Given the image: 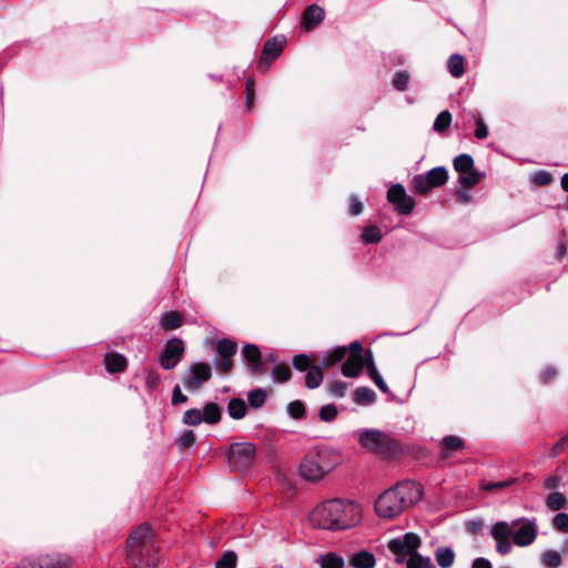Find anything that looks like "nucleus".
I'll return each instance as SVG.
<instances>
[{"label": "nucleus", "mask_w": 568, "mask_h": 568, "mask_svg": "<svg viewBox=\"0 0 568 568\" xmlns=\"http://www.w3.org/2000/svg\"><path fill=\"white\" fill-rule=\"evenodd\" d=\"M247 398L252 407L258 408L265 402V394L262 389H255L248 393Z\"/></svg>", "instance_id": "a18cd8bd"}, {"label": "nucleus", "mask_w": 568, "mask_h": 568, "mask_svg": "<svg viewBox=\"0 0 568 568\" xmlns=\"http://www.w3.org/2000/svg\"><path fill=\"white\" fill-rule=\"evenodd\" d=\"M457 197L462 203H467L470 201V194L463 190L458 191Z\"/></svg>", "instance_id": "69168bd1"}, {"label": "nucleus", "mask_w": 568, "mask_h": 568, "mask_svg": "<svg viewBox=\"0 0 568 568\" xmlns=\"http://www.w3.org/2000/svg\"><path fill=\"white\" fill-rule=\"evenodd\" d=\"M560 481H561L560 477H558L556 475H551V476H548L545 478L544 487L546 489H555L560 485Z\"/></svg>", "instance_id": "864d4df0"}, {"label": "nucleus", "mask_w": 568, "mask_h": 568, "mask_svg": "<svg viewBox=\"0 0 568 568\" xmlns=\"http://www.w3.org/2000/svg\"><path fill=\"white\" fill-rule=\"evenodd\" d=\"M554 527L559 531L568 532V514H557L554 518Z\"/></svg>", "instance_id": "09e8293b"}, {"label": "nucleus", "mask_w": 568, "mask_h": 568, "mask_svg": "<svg viewBox=\"0 0 568 568\" xmlns=\"http://www.w3.org/2000/svg\"><path fill=\"white\" fill-rule=\"evenodd\" d=\"M328 392L335 397H343L346 394L347 384L342 381L332 382L327 386Z\"/></svg>", "instance_id": "49530a36"}, {"label": "nucleus", "mask_w": 568, "mask_h": 568, "mask_svg": "<svg viewBox=\"0 0 568 568\" xmlns=\"http://www.w3.org/2000/svg\"><path fill=\"white\" fill-rule=\"evenodd\" d=\"M212 377V368L207 363L192 364L186 375L183 377V385L189 392L197 390L204 383Z\"/></svg>", "instance_id": "9d476101"}, {"label": "nucleus", "mask_w": 568, "mask_h": 568, "mask_svg": "<svg viewBox=\"0 0 568 568\" xmlns=\"http://www.w3.org/2000/svg\"><path fill=\"white\" fill-rule=\"evenodd\" d=\"M183 318L179 312L164 313L160 318V325L164 329H176L182 325Z\"/></svg>", "instance_id": "4be33fe9"}, {"label": "nucleus", "mask_w": 568, "mask_h": 568, "mask_svg": "<svg viewBox=\"0 0 568 568\" xmlns=\"http://www.w3.org/2000/svg\"><path fill=\"white\" fill-rule=\"evenodd\" d=\"M452 123V114L449 111H442L434 121V130L438 133L444 132Z\"/></svg>", "instance_id": "c9c22d12"}, {"label": "nucleus", "mask_w": 568, "mask_h": 568, "mask_svg": "<svg viewBox=\"0 0 568 568\" xmlns=\"http://www.w3.org/2000/svg\"><path fill=\"white\" fill-rule=\"evenodd\" d=\"M443 446L446 450L444 457H446L448 455V453H454V452H460L464 449V442L462 438L457 437V436H454V435H450V436H446L444 439H443Z\"/></svg>", "instance_id": "473e14b6"}, {"label": "nucleus", "mask_w": 568, "mask_h": 568, "mask_svg": "<svg viewBox=\"0 0 568 568\" xmlns=\"http://www.w3.org/2000/svg\"><path fill=\"white\" fill-rule=\"evenodd\" d=\"M567 503V497L559 491L551 493L546 499L547 507L552 511L566 508Z\"/></svg>", "instance_id": "bb28decb"}, {"label": "nucleus", "mask_w": 568, "mask_h": 568, "mask_svg": "<svg viewBox=\"0 0 568 568\" xmlns=\"http://www.w3.org/2000/svg\"><path fill=\"white\" fill-rule=\"evenodd\" d=\"M324 378L323 371L320 366L313 365L310 367L306 374L305 384L307 388L314 389L317 388Z\"/></svg>", "instance_id": "b1692460"}, {"label": "nucleus", "mask_w": 568, "mask_h": 568, "mask_svg": "<svg viewBox=\"0 0 568 568\" xmlns=\"http://www.w3.org/2000/svg\"><path fill=\"white\" fill-rule=\"evenodd\" d=\"M246 90H247V104L251 105L253 98H254L253 83L251 80L247 81Z\"/></svg>", "instance_id": "e2e57ef3"}, {"label": "nucleus", "mask_w": 568, "mask_h": 568, "mask_svg": "<svg viewBox=\"0 0 568 568\" xmlns=\"http://www.w3.org/2000/svg\"><path fill=\"white\" fill-rule=\"evenodd\" d=\"M272 377L276 383H286L292 376L291 368L287 364L280 363L272 368Z\"/></svg>", "instance_id": "c85d7f7f"}, {"label": "nucleus", "mask_w": 568, "mask_h": 568, "mask_svg": "<svg viewBox=\"0 0 568 568\" xmlns=\"http://www.w3.org/2000/svg\"><path fill=\"white\" fill-rule=\"evenodd\" d=\"M518 525L519 528L513 534L514 544L519 547H526L535 541L538 534V527L535 520L520 518L514 520L511 524L498 521L493 526L490 535L496 541V550L500 555H507L511 550L509 537L513 529Z\"/></svg>", "instance_id": "7ed1b4c3"}, {"label": "nucleus", "mask_w": 568, "mask_h": 568, "mask_svg": "<svg viewBox=\"0 0 568 568\" xmlns=\"http://www.w3.org/2000/svg\"><path fill=\"white\" fill-rule=\"evenodd\" d=\"M473 568H493L491 564L485 558H477L473 562Z\"/></svg>", "instance_id": "bf43d9fd"}, {"label": "nucleus", "mask_w": 568, "mask_h": 568, "mask_svg": "<svg viewBox=\"0 0 568 568\" xmlns=\"http://www.w3.org/2000/svg\"><path fill=\"white\" fill-rule=\"evenodd\" d=\"M349 349H351L352 354L362 355L363 347H362V345L358 342H353L349 345Z\"/></svg>", "instance_id": "338daca9"}, {"label": "nucleus", "mask_w": 568, "mask_h": 568, "mask_svg": "<svg viewBox=\"0 0 568 568\" xmlns=\"http://www.w3.org/2000/svg\"><path fill=\"white\" fill-rule=\"evenodd\" d=\"M361 519V506L343 499L324 501L310 514V521L322 529H347L358 524Z\"/></svg>", "instance_id": "f03ea898"}, {"label": "nucleus", "mask_w": 568, "mask_h": 568, "mask_svg": "<svg viewBox=\"0 0 568 568\" xmlns=\"http://www.w3.org/2000/svg\"><path fill=\"white\" fill-rule=\"evenodd\" d=\"M540 560L546 568H558L562 562L561 555L554 549L544 551L541 554Z\"/></svg>", "instance_id": "a878e982"}, {"label": "nucleus", "mask_w": 568, "mask_h": 568, "mask_svg": "<svg viewBox=\"0 0 568 568\" xmlns=\"http://www.w3.org/2000/svg\"><path fill=\"white\" fill-rule=\"evenodd\" d=\"M160 382V375L154 372L150 371L146 376V385L149 388L154 389Z\"/></svg>", "instance_id": "6e6d98bb"}, {"label": "nucleus", "mask_w": 568, "mask_h": 568, "mask_svg": "<svg viewBox=\"0 0 568 568\" xmlns=\"http://www.w3.org/2000/svg\"><path fill=\"white\" fill-rule=\"evenodd\" d=\"M365 365V358L358 354H351L346 362L342 365V373L346 377H356Z\"/></svg>", "instance_id": "a211bd4d"}, {"label": "nucleus", "mask_w": 568, "mask_h": 568, "mask_svg": "<svg viewBox=\"0 0 568 568\" xmlns=\"http://www.w3.org/2000/svg\"><path fill=\"white\" fill-rule=\"evenodd\" d=\"M187 397L181 392L180 386H175L173 389L172 403L174 405L186 403Z\"/></svg>", "instance_id": "5fc2aeb1"}, {"label": "nucleus", "mask_w": 568, "mask_h": 568, "mask_svg": "<svg viewBox=\"0 0 568 568\" xmlns=\"http://www.w3.org/2000/svg\"><path fill=\"white\" fill-rule=\"evenodd\" d=\"M387 200L396 206L399 213L405 215L410 214L415 206L414 200L407 195L402 184H394L389 187Z\"/></svg>", "instance_id": "f8f14e48"}, {"label": "nucleus", "mask_w": 568, "mask_h": 568, "mask_svg": "<svg viewBox=\"0 0 568 568\" xmlns=\"http://www.w3.org/2000/svg\"><path fill=\"white\" fill-rule=\"evenodd\" d=\"M362 448L383 458H393L400 453L396 440L377 429H365L358 433Z\"/></svg>", "instance_id": "423d86ee"}, {"label": "nucleus", "mask_w": 568, "mask_h": 568, "mask_svg": "<svg viewBox=\"0 0 568 568\" xmlns=\"http://www.w3.org/2000/svg\"><path fill=\"white\" fill-rule=\"evenodd\" d=\"M237 351V345L235 342L223 338L217 343V353L221 358H232Z\"/></svg>", "instance_id": "c756f323"}, {"label": "nucleus", "mask_w": 568, "mask_h": 568, "mask_svg": "<svg viewBox=\"0 0 568 568\" xmlns=\"http://www.w3.org/2000/svg\"><path fill=\"white\" fill-rule=\"evenodd\" d=\"M423 495L424 489L420 484L412 480L400 481L376 498L375 514L384 520H393L417 504Z\"/></svg>", "instance_id": "f257e3e1"}, {"label": "nucleus", "mask_w": 568, "mask_h": 568, "mask_svg": "<svg viewBox=\"0 0 568 568\" xmlns=\"http://www.w3.org/2000/svg\"><path fill=\"white\" fill-rule=\"evenodd\" d=\"M483 527V521L481 520H478V521H469L467 524V529L473 532V534H476Z\"/></svg>", "instance_id": "052dcab7"}, {"label": "nucleus", "mask_w": 568, "mask_h": 568, "mask_svg": "<svg viewBox=\"0 0 568 568\" xmlns=\"http://www.w3.org/2000/svg\"><path fill=\"white\" fill-rule=\"evenodd\" d=\"M515 479H510V480H501V481H497V483H483L481 484V489L486 490V491H493V490H500V489H505L509 486H511L513 484H515Z\"/></svg>", "instance_id": "de8ad7c7"}, {"label": "nucleus", "mask_w": 568, "mask_h": 568, "mask_svg": "<svg viewBox=\"0 0 568 568\" xmlns=\"http://www.w3.org/2000/svg\"><path fill=\"white\" fill-rule=\"evenodd\" d=\"M407 557V568H433L430 559L428 557H423L417 551Z\"/></svg>", "instance_id": "2f4dec72"}, {"label": "nucleus", "mask_w": 568, "mask_h": 568, "mask_svg": "<svg viewBox=\"0 0 568 568\" xmlns=\"http://www.w3.org/2000/svg\"><path fill=\"white\" fill-rule=\"evenodd\" d=\"M236 555L233 551H227L216 562V568H235L236 567Z\"/></svg>", "instance_id": "79ce46f5"}, {"label": "nucleus", "mask_w": 568, "mask_h": 568, "mask_svg": "<svg viewBox=\"0 0 568 568\" xmlns=\"http://www.w3.org/2000/svg\"><path fill=\"white\" fill-rule=\"evenodd\" d=\"M465 59L460 54H453L448 60V71L454 78H459L464 74Z\"/></svg>", "instance_id": "cd10ccee"}, {"label": "nucleus", "mask_w": 568, "mask_h": 568, "mask_svg": "<svg viewBox=\"0 0 568 568\" xmlns=\"http://www.w3.org/2000/svg\"><path fill=\"white\" fill-rule=\"evenodd\" d=\"M153 532L148 525L133 530L126 540V557L133 568H153L156 559Z\"/></svg>", "instance_id": "39448f33"}, {"label": "nucleus", "mask_w": 568, "mask_h": 568, "mask_svg": "<svg viewBox=\"0 0 568 568\" xmlns=\"http://www.w3.org/2000/svg\"><path fill=\"white\" fill-rule=\"evenodd\" d=\"M227 409L231 417L240 419L245 416L246 404L243 399L233 398L230 400Z\"/></svg>", "instance_id": "f704fd0d"}, {"label": "nucleus", "mask_w": 568, "mask_h": 568, "mask_svg": "<svg viewBox=\"0 0 568 568\" xmlns=\"http://www.w3.org/2000/svg\"><path fill=\"white\" fill-rule=\"evenodd\" d=\"M349 210L353 215H358L362 213L363 204L361 203V201L357 197H355V196L351 197Z\"/></svg>", "instance_id": "4d7b16f0"}, {"label": "nucleus", "mask_w": 568, "mask_h": 568, "mask_svg": "<svg viewBox=\"0 0 568 568\" xmlns=\"http://www.w3.org/2000/svg\"><path fill=\"white\" fill-rule=\"evenodd\" d=\"M476 125H477V129L475 131V136L480 140L487 138L488 128L480 116H478L476 119Z\"/></svg>", "instance_id": "603ef678"}, {"label": "nucleus", "mask_w": 568, "mask_h": 568, "mask_svg": "<svg viewBox=\"0 0 568 568\" xmlns=\"http://www.w3.org/2000/svg\"><path fill=\"white\" fill-rule=\"evenodd\" d=\"M183 422L187 425H199L202 419V412L199 409H189L184 413Z\"/></svg>", "instance_id": "c03bdc74"}, {"label": "nucleus", "mask_w": 568, "mask_h": 568, "mask_svg": "<svg viewBox=\"0 0 568 568\" xmlns=\"http://www.w3.org/2000/svg\"><path fill=\"white\" fill-rule=\"evenodd\" d=\"M348 564L353 568H374L376 565V558L372 552L362 550L353 554L349 557Z\"/></svg>", "instance_id": "6ab92c4d"}, {"label": "nucleus", "mask_w": 568, "mask_h": 568, "mask_svg": "<svg viewBox=\"0 0 568 568\" xmlns=\"http://www.w3.org/2000/svg\"><path fill=\"white\" fill-rule=\"evenodd\" d=\"M325 17V11L322 7L317 4L308 6L302 17L301 29L304 31H310L320 24Z\"/></svg>", "instance_id": "2eb2a0df"}, {"label": "nucleus", "mask_w": 568, "mask_h": 568, "mask_svg": "<svg viewBox=\"0 0 568 568\" xmlns=\"http://www.w3.org/2000/svg\"><path fill=\"white\" fill-rule=\"evenodd\" d=\"M221 418V412L216 404L210 403L204 407L202 412V419L209 424H215Z\"/></svg>", "instance_id": "72a5a7b5"}, {"label": "nucleus", "mask_w": 568, "mask_h": 568, "mask_svg": "<svg viewBox=\"0 0 568 568\" xmlns=\"http://www.w3.org/2000/svg\"><path fill=\"white\" fill-rule=\"evenodd\" d=\"M435 558L439 567L449 568L455 560V554L449 547H439L435 551Z\"/></svg>", "instance_id": "5701e85b"}, {"label": "nucleus", "mask_w": 568, "mask_h": 568, "mask_svg": "<svg viewBox=\"0 0 568 568\" xmlns=\"http://www.w3.org/2000/svg\"><path fill=\"white\" fill-rule=\"evenodd\" d=\"M550 180H551V178L548 173L542 172L537 175V182L539 184H548L550 182Z\"/></svg>", "instance_id": "0e129e2a"}, {"label": "nucleus", "mask_w": 568, "mask_h": 568, "mask_svg": "<svg viewBox=\"0 0 568 568\" xmlns=\"http://www.w3.org/2000/svg\"><path fill=\"white\" fill-rule=\"evenodd\" d=\"M376 399V394L368 387H358L354 392V402L358 405H369Z\"/></svg>", "instance_id": "393cba45"}, {"label": "nucleus", "mask_w": 568, "mask_h": 568, "mask_svg": "<svg viewBox=\"0 0 568 568\" xmlns=\"http://www.w3.org/2000/svg\"><path fill=\"white\" fill-rule=\"evenodd\" d=\"M568 446V435L566 437H564L560 442H558L555 446H554V450L556 453L558 452H561L565 447Z\"/></svg>", "instance_id": "680f3d73"}, {"label": "nucleus", "mask_w": 568, "mask_h": 568, "mask_svg": "<svg viewBox=\"0 0 568 568\" xmlns=\"http://www.w3.org/2000/svg\"><path fill=\"white\" fill-rule=\"evenodd\" d=\"M233 367V361L232 358H221L219 365H217V368L223 372V373H229L231 372Z\"/></svg>", "instance_id": "13d9d810"}, {"label": "nucleus", "mask_w": 568, "mask_h": 568, "mask_svg": "<svg viewBox=\"0 0 568 568\" xmlns=\"http://www.w3.org/2000/svg\"><path fill=\"white\" fill-rule=\"evenodd\" d=\"M454 169L459 174L474 169V160L468 154H460L454 159Z\"/></svg>", "instance_id": "7c9ffc66"}, {"label": "nucleus", "mask_w": 568, "mask_h": 568, "mask_svg": "<svg viewBox=\"0 0 568 568\" xmlns=\"http://www.w3.org/2000/svg\"><path fill=\"white\" fill-rule=\"evenodd\" d=\"M362 237L365 243H377L381 241L382 235L378 227L368 226L365 229Z\"/></svg>", "instance_id": "a19ab883"}, {"label": "nucleus", "mask_w": 568, "mask_h": 568, "mask_svg": "<svg viewBox=\"0 0 568 568\" xmlns=\"http://www.w3.org/2000/svg\"><path fill=\"white\" fill-rule=\"evenodd\" d=\"M288 414L294 418H301L305 413V407L302 402L294 400L287 406Z\"/></svg>", "instance_id": "8fccbe9b"}, {"label": "nucleus", "mask_w": 568, "mask_h": 568, "mask_svg": "<svg viewBox=\"0 0 568 568\" xmlns=\"http://www.w3.org/2000/svg\"><path fill=\"white\" fill-rule=\"evenodd\" d=\"M242 355L244 359L250 364V372L252 374L265 373V366L262 363V354L260 348L254 344H246L243 346Z\"/></svg>", "instance_id": "ddd939ff"}, {"label": "nucleus", "mask_w": 568, "mask_h": 568, "mask_svg": "<svg viewBox=\"0 0 568 568\" xmlns=\"http://www.w3.org/2000/svg\"><path fill=\"white\" fill-rule=\"evenodd\" d=\"M195 442V435L192 430L184 432L178 440V445L180 448H187L192 446Z\"/></svg>", "instance_id": "3c124183"}, {"label": "nucleus", "mask_w": 568, "mask_h": 568, "mask_svg": "<svg viewBox=\"0 0 568 568\" xmlns=\"http://www.w3.org/2000/svg\"><path fill=\"white\" fill-rule=\"evenodd\" d=\"M73 564L71 556L64 552H51L39 558V568H69Z\"/></svg>", "instance_id": "4468645a"}, {"label": "nucleus", "mask_w": 568, "mask_h": 568, "mask_svg": "<svg viewBox=\"0 0 568 568\" xmlns=\"http://www.w3.org/2000/svg\"><path fill=\"white\" fill-rule=\"evenodd\" d=\"M316 564L320 568H345L343 557L333 551L320 555L316 558Z\"/></svg>", "instance_id": "aec40b11"}, {"label": "nucleus", "mask_w": 568, "mask_h": 568, "mask_svg": "<svg viewBox=\"0 0 568 568\" xmlns=\"http://www.w3.org/2000/svg\"><path fill=\"white\" fill-rule=\"evenodd\" d=\"M365 365L367 367L369 377L373 379V382L378 387V389L381 392H383V393H388V386L384 382V379L381 376V374L378 373V371H377V368H376V366L374 364L373 356L371 354L365 356Z\"/></svg>", "instance_id": "412c9836"}, {"label": "nucleus", "mask_w": 568, "mask_h": 568, "mask_svg": "<svg viewBox=\"0 0 568 568\" xmlns=\"http://www.w3.org/2000/svg\"><path fill=\"white\" fill-rule=\"evenodd\" d=\"M103 363L105 369L111 374L124 372L128 366L126 358L116 352L106 353Z\"/></svg>", "instance_id": "f3484780"}, {"label": "nucleus", "mask_w": 568, "mask_h": 568, "mask_svg": "<svg viewBox=\"0 0 568 568\" xmlns=\"http://www.w3.org/2000/svg\"><path fill=\"white\" fill-rule=\"evenodd\" d=\"M561 186L566 192H568V173L564 174L561 178Z\"/></svg>", "instance_id": "774afa93"}, {"label": "nucleus", "mask_w": 568, "mask_h": 568, "mask_svg": "<svg viewBox=\"0 0 568 568\" xmlns=\"http://www.w3.org/2000/svg\"><path fill=\"white\" fill-rule=\"evenodd\" d=\"M336 416H337V408L333 404L325 405L320 409V418L323 422H332L336 418Z\"/></svg>", "instance_id": "37998d69"}, {"label": "nucleus", "mask_w": 568, "mask_h": 568, "mask_svg": "<svg viewBox=\"0 0 568 568\" xmlns=\"http://www.w3.org/2000/svg\"><path fill=\"white\" fill-rule=\"evenodd\" d=\"M293 366L298 371H308L312 367V359L308 355L298 354L293 357Z\"/></svg>", "instance_id": "ea45409f"}, {"label": "nucleus", "mask_w": 568, "mask_h": 568, "mask_svg": "<svg viewBox=\"0 0 568 568\" xmlns=\"http://www.w3.org/2000/svg\"><path fill=\"white\" fill-rule=\"evenodd\" d=\"M255 456V447L251 443H236L231 445L227 453L229 464L240 470H245Z\"/></svg>", "instance_id": "6e6552de"}, {"label": "nucleus", "mask_w": 568, "mask_h": 568, "mask_svg": "<svg viewBox=\"0 0 568 568\" xmlns=\"http://www.w3.org/2000/svg\"><path fill=\"white\" fill-rule=\"evenodd\" d=\"M341 463L342 458L335 449L317 446L304 455L298 467V474L305 480L316 483L333 471Z\"/></svg>", "instance_id": "20e7f679"}, {"label": "nucleus", "mask_w": 568, "mask_h": 568, "mask_svg": "<svg viewBox=\"0 0 568 568\" xmlns=\"http://www.w3.org/2000/svg\"><path fill=\"white\" fill-rule=\"evenodd\" d=\"M410 77L407 71H399L394 75L393 84L398 91H405Z\"/></svg>", "instance_id": "58836bf2"}, {"label": "nucleus", "mask_w": 568, "mask_h": 568, "mask_svg": "<svg viewBox=\"0 0 568 568\" xmlns=\"http://www.w3.org/2000/svg\"><path fill=\"white\" fill-rule=\"evenodd\" d=\"M422 540L415 532H406L399 538H394L388 541V549L397 556L398 561H403L405 557L416 552L419 548Z\"/></svg>", "instance_id": "1a4fd4ad"}, {"label": "nucleus", "mask_w": 568, "mask_h": 568, "mask_svg": "<svg viewBox=\"0 0 568 568\" xmlns=\"http://www.w3.org/2000/svg\"><path fill=\"white\" fill-rule=\"evenodd\" d=\"M284 38H274L272 40L266 41L263 48L261 62L264 64H270L274 59H276L281 54V52L284 49Z\"/></svg>", "instance_id": "dca6fc26"}, {"label": "nucleus", "mask_w": 568, "mask_h": 568, "mask_svg": "<svg viewBox=\"0 0 568 568\" xmlns=\"http://www.w3.org/2000/svg\"><path fill=\"white\" fill-rule=\"evenodd\" d=\"M448 181V172L444 166H437L424 174H417L412 180V186L418 194L425 195L434 187H440Z\"/></svg>", "instance_id": "0eeeda50"}, {"label": "nucleus", "mask_w": 568, "mask_h": 568, "mask_svg": "<svg viewBox=\"0 0 568 568\" xmlns=\"http://www.w3.org/2000/svg\"><path fill=\"white\" fill-rule=\"evenodd\" d=\"M184 353V344L180 338L173 337L168 341L162 355L160 356V365L164 369L174 368L181 361Z\"/></svg>", "instance_id": "9b49d317"}, {"label": "nucleus", "mask_w": 568, "mask_h": 568, "mask_svg": "<svg viewBox=\"0 0 568 568\" xmlns=\"http://www.w3.org/2000/svg\"><path fill=\"white\" fill-rule=\"evenodd\" d=\"M346 353H347L346 347H337L336 349H334L325 355L323 365L325 367H329L333 364L341 362L346 356Z\"/></svg>", "instance_id": "e433bc0d"}, {"label": "nucleus", "mask_w": 568, "mask_h": 568, "mask_svg": "<svg viewBox=\"0 0 568 568\" xmlns=\"http://www.w3.org/2000/svg\"><path fill=\"white\" fill-rule=\"evenodd\" d=\"M459 183L465 187H473L480 181V173H478L475 169L467 171L465 173L459 174Z\"/></svg>", "instance_id": "4c0bfd02"}]
</instances>
